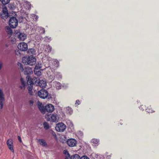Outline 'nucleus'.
<instances>
[{
    "label": "nucleus",
    "mask_w": 159,
    "mask_h": 159,
    "mask_svg": "<svg viewBox=\"0 0 159 159\" xmlns=\"http://www.w3.org/2000/svg\"><path fill=\"white\" fill-rule=\"evenodd\" d=\"M36 61V58L32 55L28 57H24L22 58V62L25 64L33 66L35 64Z\"/></svg>",
    "instance_id": "1"
},
{
    "label": "nucleus",
    "mask_w": 159,
    "mask_h": 159,
    "mask_svg": "<svg viewBox=\"0 0 159 159\" xmlns=\"http://www.w3.org/2000/svg\"><path fill=\"white\" fill-rule=\"evenodd\" d=\"M47 120L52 122H56L58 119V115L56 113L47 114L46 116Z\"/></svg>",
    "instance_id": "2"
},
{
    "label": "nucleus",
    "mask_w": 159,
    "mask_h": 159,
    "mask_svg": "<svg viewBox=\"0 0 159 159\" xmlns=\"http://www.w3.org/2000/svg\"><path fill=\"white\" fill-rule=\"evenodd\" d=\"M15 36L20 41H23L26 38V35L24 33L20 32L19 30H16L14 33Z\"/></svg>",
    "instance_id": "3"
},
{
    "label": "nucleus",
    "mask_w": 159,
    "mask_h": 159,
    "mask_svg": "<svg viewBox=\"0 0 159 159\" xmlns=\"http://www.w3.org/2000/svg\"><path fill=\"white\" fill-rule=\"evenodd\" d=\"M18 21L16 17L12 16L10 18L9 21V25L10 27L15 28L18 25Z\"/></svg>",
    "instance_id": "4"
},
{
    "label": "nucleus",
    "mask_w": 159,
    "mask_h": 159,
    "mask_svg": "<svg viewBox=\"0 0 159 159\" xmlns=\"http://www.w3.org/2000/svg\"><path fill=\"white\" fill-rule=\"evenodd\" d=\"M48 93L46 90L41 89L39 91L38 95L41 98L45 99L48 96Z\"/></svg>",
    "instance_id": "5"
},
{
    "label": "nucleus",
    "mask_w": 159,
    "mask_h": 159,
    "mask_svg": "<svg viewBox=\"0 0 159 159\" xmlns=\"http://www.w3.org/2000/svg\"><path fill=\"white\" fill-rule=\"evenodd\" d=\"M66 129V125L63 123H59L56 125V130L58 132H63Z\"/></svg>",
    "instance_id": "6"
},
{
    "label": "nucleus",
    "mask_w": 159,
    "mask_h": 159,
    "mask_svg": "<svg viewBox=\"0 0 159 159\" xmlns=\"http://www.w3.org/2000/svg\"><path fill=\"white\" fill-rule=\"evenodd\" d=\"M19 49L21 51H25L28 49L27 44L25 42L20 43L18 45Z\"/></svg>",
    "instance_id": "7"
},
{
    "label": "nucleus",
    "mask_w": 159,
    "mask_h": 159,
    "mask_svg": "<svg viewBox=\"0 0 159 159\" xmlns=\"http://www.w3.org/2000/svg\"><path fill=\"white\" fill-rule=\"evenodd\" d=\"M1 16L4 19H7L9 16V14L8 10L6 7L3 8L2 11V13L1 14Z\"/></svg>",
    "instance_id": "8"
},
{
    "label": "nucleus",
    "mask_w": 159,
    "mask_h": 159,
    "mask_svg": "<svg viewBox=\"0 0 159 159\" xmlns=\"http://www.w3.org/2000/svg\"><path fill=\"white\" fill-rule=\"evenodd\" d=\"M77 143V141L74 139H69L67 141V145L70 147H74L75 146Z\"/></svg>",
    "instance_id": "9"
},
{
    "label": "nucleus",
    "mask_w": 159,
    "mask_h": 159,
    "mask_svg": "<svg viewBox=\"0 0 159 159\" xmlns=\"http://www.w3.org/2000/svg\"><path fill=\"white\" fill-rule=\"evenodd\" d=\"M5 100V98L3 93L2 90L0 89V109H2L3 103V102Z\"/></svg>",
    "instance_id": "10"
},
{
    "label": "nucleus",
    "mask_w": 159,
    "mask_h": 159,
    "mask_svg": "<svg viewBox=\"0 0 159 159\" xmlns=\"http://www.w3.org/2000/svg\"><path fill=\"white\" fill-rule=\"evenodd\" d=\"M23 71L25 75H28L33 73L32 69L29 66H25L24 68H23Z\"/></svg>",
    "instance_id": "11"
},
{
    "label": "nucleus",
    "mask_w": 159,
    "mask_h": 159,
    "mask_svg": "<svg viewBox=\"0 0 159 159\" xmlns=\"http://www.w3.org/2000/svg\"><path fill=\"white\" fill-rule=\"evenodd\" d=\"M45 112L47 111L48 112H52L54 110V106L51 104L46 105L45 106Z\"/></svg>",
    "instance_id": "12"
},
{
    "label": "nucleus",
    "mask_w": 159,
    "mask_h": 159,
    "mask_svg": "<svg viewBox=\"0 0 159 159\" xmlns=\"http://www.w3.org/2000/svg\"><path fill=\"white\" fill-rule=\"evenodd\" d=\"M7 143L9 149L13 152H14L13 143L12 139H8L7 142Z\"/></svg>",
    "instance_id": "13"
},
{
    "label": "nucleus",
    "mask_w": 159,
    "mask_h": 159,
    "mask_svg": "<svg viewBox=\"0 0 159 159\" xmlns=\"http://www.w3.org/2000/svg\"><path fill=\"white\" fill-rule=\"evenodd\" d=\"M38 107L42 113H45V106H44L42 103L39 102L38 104Z\"/></svg>",
    "instance_id": "14"
},
{
    "label": "nucleus",
    "mask_w": 159,
    "mask_h": 159,
    "mask_svg": "<svg viewBox=\"0 0 159 159\" xmlns=\"http://www.w3.org/2000/svg\"><path fill=\"white\" fill-rule=\"evenodd\" d=\"M46 84V82L43 80H39L38 82V85L42 88L45 87Z\"/></svg>",
    "instance_id": "15"
},
{
    "label": "nucleus",
    "mask_w": 159,
    "mask_h": 159,
    "mask_svg": "<svg viewBox=\"0 0 159 159\" xmlns=\"http://www.w3.org/2000/svg\"><path fill=\"white\" fill-rule=\"evenodd\" d=\"M26 78L27 80V84L28 85L33 84V82L32 79L30 76L29 75H27Z\"/></svg>",
    "instance_id": "16"
},
{
    "label": "nucleus",
    "mask_w": 159,
    "mask_h": 159,
    "mask_svg": "<svg viewBox=\"0 0 159 159\" xmlns=\"http://www.w3.org/2000/svg\"><path fill=\"white\" fill-rule=\"evenodd\" d=\"M99 140L96 139H93L91 141V143L93 146H97L98 145Z\"/></svg>",
    "instance_id": "17"
},
{
    "label": "nucleus",
    "mask_w": 159,
    "mask_h": 159,
    "mask_svg": "<svg viewBox=\"0 0 159 159\" xmlns=\"http://www.w3.org/2000/svg\"><path fill=\"white\" fill-rule=\"evenodd\" d=\"M37 142L39 143L40 144L43 146H45L47 145V143L43 139H37Z\"/></svg>",
    "instance_id": "18"
},
{
    "label": "nucleus",
    "mask_w": 159,
    "mask_h": 159,
    "mask_svg": "<svg viewBox=\"0 0 159 159\" xmlns=\"http://www.w3.org/2000/svg\"><path fill=\"white\" fill-rule=\"evenodd\" d=\"M5 30L8 34L11 36L12 34V31L11 28L9 26H6L5 28Z\"/></svg>",
    "instance_id": "19"
},
{
    "label": "nucleus",
    "mask_w": 159,
    "mask_h": 159,
    "mask_svg": "<svg viewBox=\"0 0 159 159\" xmlns=\"http://www.w3.org/2000/svg\"><path fill=\"white\" fill-rule=\"evenodd\" d=\"M20 81L21 82V84L22 86H20V88L21 89H25V80L21 78L20 79Z\"/></svg>",
    "instance_id": "20"
},
{
    "label": "nucleus",
    "mask_w": 159,
    "mask_h": 159,
    "mask_svg": "<svg viewBox=\"0 0 159 159\" xmlns=\"http://www.w3.org/2000/svg\"><path fill=\"white\" fill-rule=\"evenodd\" d=\"M73 112L72 108L70 107H68L66 108V113L68 114H71Z\"/></svg>",
    "instance_id": "21"
},
{
    "label": "nucleus",
    "mask_w": 159,
    "mask_h": 159,
    "mask_svg": "<svg viewBox=\"0 0 159 159\" xmlns=\"http://www.w3.org/2000/svg\"><path fill=\"white\" fill-rule=\"evenodd\" d=\"M33 89V85H30V86L28 85V92L29 93L30 95H33V92L32 91V89Z\"/></svg>",
    "instance_id": "22"
},
{
    "label": "nucleus",
    "mask_w": 159,
    "mask_h": 159,
    "mask_svg": "<svg viewBox=\"0 0 159 159\" xmlns=\"http://www.w3.org/2000/svg\"><path fill=\"white\" fill-rule=\"evenodd\" d=\"M70 159H80V157L78 154H75L72 156L70 158Z\"/></svg>",
    "instance_id": "23"
},
{
    "label": "nucleus",
    "mask_w": 159,
    "mask_h": 159,
    "mask_svg": "<svg viewBox=\"0 0 159 159\" xmlns=\"http://www.w3.org/2000/svg\"><path fill=\"white\" fill-rule=\"evenodd\" d=\"M33 82V84H36V85H38V77H34L32 79Z\"/></svg>",
    "instance_id": "24"
},
{
    "label": "nucleus",
    "mask_w": 159,
    "mask_h": 159,
    "mask_svg": "<svg viewBox=\"0 0 159 159\" xmlns=\"http://www.w3.org/2000/svg\"><path fill=\"white\" fill-rule=\"evenodd\" d=\"M55 86L57 88V89H60L61 86V84L58 82L56 81L54 83Z\"/></svg>",
    "instance_id": "25"
},
{
    "label": "nucleus",
    "mask_w": 159,
    "mask_h": 159,
    "mask_svg": "<svg viewBox=\"0 0 159 159\" xmlns=\"http://www.w3.org/2000/svg\"><path fill=\"white\" fill-rule=\"evenodd\" d=\"M35 52H36L35 50L33 48L30 49L28 50V54H34L35 53Z\"/></svg>",
    "instance_id": "26"
},
{
    "label": "nucleus",
    "mask_w": 159,
    "mask_h": 159,
    "mask_svg": "<svg viewBox=\"0 0 159 159\" xmlns=\"http://www.w3.org/2000/svg\"><path fill=\"white\" fill-rule=\"evenodd\" d=\"M43 125L44 128L45 129H48L49 128V125L47 122H44L43 124Z\"/></svg>",
    "instance_id": "27"
},
{
    "label": "nucleus",
    "mask_w": 159,
    "mask_h": 159,
    "mask_svg": "<svg viewBox=\"0 0 159 159\" xmlns=\"http://www.w3.org/2000/svg\"><path fill=\"white\" fill-rule=\"evenodd\" d=\"M18 66L20 67V71L21 72H23V65L20 62H18L17 64Z\"/></svg>",
    "instance_id": "28"
},
{
    "label": "nucleus",
    "mask_w": 159,
    "mask_h": 159,
    "mask_svg": "<svg viewBox=\"0 0 159 159\" xmlns=\"http://www.w3.org/2000/svg\"><path fill=\"white\" fill-rule=\"evenodd\" d=\"M2 4L5 5L8 3L10 2V0H0Z\"/></svg>",
    "instance_id": "29"
},
{
    "label": "nucleus",
    "mask_w": 159,
    "mask_h": 159,
    "mask_svg": "<svg viewBox=\"0 0 159 159\" xmlns=\"http://www.w3.org/2000/svg\"><path fill=\"white\" fill-rule=\"evenodd\" d=\"M34 74L37 76H40L41 75V72L39 70H34Z\"/></svg>",
    "instance_id": "30"
},
{
    "label": "nucleus",
    "mask_w": 159,
    "mask_h": 159,
    "mask_svg": "<svg viewBox=\"0 0 159 159\" xmlns=\"http://www.w3.org/2000/svg\"><path fill=\"white\" fill-rule=\"evenodd\" d=\"M47 49L48 53L50 52L52 50V47L49 45H48L47 46Z\"/></svg>",
    "instance_id": "31"
},
{
    "label": "nucleus",
    "mask_w": 159,
    "mask_h": 159,
    "mask_svg": "<svg viewBox=\"0 0 159 159\" xmlns=\"http://www.w3.org/2000/svg\"><path fill=\"white\" fill-rule=\"evenodd\" d=\"M41 64H40V65H39V64L38 65H36L35 67L34 68V70H39L40 68L41 67Z\"/></svg>",
    "instance_id": "32"
},
{
    "label": "nucleus",
    "mask_w": 159,
    "mask_h": 159,
    "mask_svg": "<svg viewBox=\"0 0 159 159\" xmlns=\"http://www.w3.org/2000/svg\"><path fill=\"white\" fill-rule=\"evenodd\" d=\"M53 64L54 65H56L57 66H58L59 65V61L57 59H55L53 61Z\"/></svg>",
    "instance_id": "33"
},
{
    "label": "nucleus",
    "mask_w": 159,
    "mask_h": 159,
    "mask_svg": "<svg viewBox=\"0 0 159 159\" xmlns=\"http://www.w3.org/2000/svg\"><path fill=\"white\" fill-rule=\"evenodd\" d=\"M63 153L65 155H67L69 157H70V155L67 150H64L63 151Z\"/></svg>",
    "instance_id": "34"
},
{
    "label": "nucleus",
    "mask_w": 159,
    "mask_h": 159,
    "mask_svg": "<svg viewBox=\"0 0 159 159\" xmlns=\"http://www.w3.org/2000/svg\"><path fill=\"white\" fill-rule=\"evenodd\" d=\"M80 159H89V158L86 156H83L80 157Z\"/></svg>",
    "instance_id": "35"
},
{
    "label": "nucleus",
    "mask_w": 159,
    "mask_h": 159,
    "mask_svg": "<svg viewBox=\"0 0 159 159\" xmlns=\"http://www.w3.org/2000/svg\"><path fill=\"white\" fill-rule=\"evenodd\" d=\"M52 134L54 137L55 139H57V135L54 132H52Z\"/></svg>",
    "instance_id": "36"
},
{
    "label": "nucleus",
    "mask_w": 159,
    "mask_h": 159,
    "mask_svg": "<svg viewBox=\"0 0 159 159\" xmlns=\"http://www.w3.org/2000/svg\"><path fill=\"white\" fill-rule=\"evenodd\" d=\"M80 101L79 100H77L76 101V102L75 103V105H78L80 104Z\"/></svg>",
    "instance_id": "37"
},
{
    "label": "nucleus",
    "mask_w": 159,
    "mask_h": 159,
    "mask_svg": "<svg viewBox=\"0 0 159 159\" xmlns=\"http://www.w3.org/2000/svg\"><path fill=\"white\" fill-rule=\"evenodd\" d=\"M18 139L19 140V141H20V142H21V138L20 137V136H18Z\"/></svg>",
    "instance_id": "38"
},
{
    "label": "nucleus",
    "mask_w": 159,
    "mask_h": 159,
    "mask_svg": "<svg viewBox=\"0 0 159 159\" xmlns=\"http://www.w3.org/2000/svg\"><path fill=\"white\" fill-rule=\"evenodd\" d=\"M29 103L30 104L32 105L33 104L34 102L32 100H30L29 101Z\"/></svg>",
    "instance_id": "39"
},
{
    "label": "nucleus",
    "mask_w": 159,
    "mask_h": 159,
    "mask_svg": "<svg viewBox=\"0 0 159 159\" xmlns=\"http://www.w3.org/2000/svg\"><path fill=\"white\" fill-rule=\"evenodd\" d=\"M2 62H0V70L1 69L2 67Z\"/></svg>",
    "instance_id": "40"
},
{
    "label": "nucleus",
    "mask_w": 159,
    "mask_h": 159,
    "mask_svg": "<svg viewBox=\"0 0 159 159\" xmlns=\"http://www.w3.org/2000/svg\"><path fill=\"white\" fill-rule=\"evenodd\" d=\"M46 38L48 39L49 40H51V37H46V39H47Z\"/></svg>",
    "instance_id": "41"
},
{
    "label": "nucleus",
    "mask_w": 159,
    "mask_h": 159,
    "mask_svg": "<svg viewBox=\"0 0 159 159\" xmlns=\"http://www.w3.org/2000/svg\"><path fill=\"white\" fill-rule=\"evenodd\" d=\"M28 5L29 6L28 7V9H29L30 8L31 5L29 3H28Z\"/></svg>",
    "instance_id": "42"
},
{
    "label": "nucleus",
    "mask_w": 159,
    "mask_h": 159,
    "mask_svg": "<svg viewBox=\"0 0 159 159\" xmlns=\"http://www.w3.org/2000/svg\"><path fill=\"white\" fill-rule=\"evenodd\" d=\"M65 159H70V157H69L68 156L67 157L66 156Z\"/></svg>",
    "instance_id": "43"
},
{
    "label": "nucleus",
    "mask_w": 159,
    "mask_h": 159,
    "mask_svg": "<svg viewBox=\"0 0 159 159\" xmlns=\"http://www.w3.org/2000/svg\"><path fill=\"white\" fill-rule=\"evenodd\" d=\"M45 30L44 29H43V33H45Z\"/></svg>",
    "instance_id": "44"
}]
</instances>
